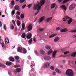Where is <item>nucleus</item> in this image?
Segmentation results:
<instances>
[{
    "instance_id": "obj_33",
    "label": "nucleus",
    "mask_w": 76,
    "mask_h": 76,
    "mask_svg": "<svg viewBox=\"0 0 76 76\" xmlns=\"http://www.w3.org/2000/svg\"><path fill=\"white\" fill-rule=\"evenodd\" d=\"M11 4L12 6H14L15 5V1L13 0L11 2Z\"/></svg>"
},
{
    "instance_id": "obj_55",
    "label": "nucleus",
    "mask_w": 76,
    "mask_h": 76,
    "mask_svg": "<svg viewBox=\"0 0 76 76\" xmlns=\"http://www.w3.org/2000/svg\"><path fill=\"white\" fill-rule=\"evenodd\" d=\"M43 29H42V28H39V30L40 31H43Z\"/></svg>"
},
{
    "instance_id": "obj_64",
    "label": "nucleus",
    "mask_w": 76,
    "mask_h": 76,
    "mask_svg": "<svg viewBox=\"0 0 76 76\" xmlns=\"http://www.w3.org/2000/svg\"><path fill=\"white\" fill-rule=\"evenodd\" d=\"M35 54H38V53L37 52V51H35Z\"/></svg>"
},
{
    "instance_id": "obj_28",
    "label": "nucleus",
    "mask_w": 76,
    "mask_h": 76,
    "mask_svg": "<svg viewBox=\"0 0 76 76\" xmlns=\"http://www.w3.org/2000/svg\"><path fill=\"white\" fill-rule=\"evenodd\" d=\"M40 53L42 54H44L45 53V51L43 50H41L40 51Z\"/></svg>"
},
{
    "instance_id": "obj_61",
    "label": "nucleus",
    "mask_w": 76,
    "mask_h": 76,
    "mask_svg": "<svg viewBox=\"0 0 76 76\" xmlns=\"http://www.w3.org/2000/svg\"><path fill=\"white\" fill-rule=\"evenodd\" d=\"M17 30H18V28H15V31H17Z\"/></svg>"
},
{
    "instance_id": "obj_21",
    "label": "nucleus",
    "mask_w": 76,
    "mask_h": 76,
    "mask_svg": "<svg viewBox=\"0 0 76 76\" xmlns=\"http://www.w3.org/2000/svg\"><path fill=\"white\" fill-rule=\"evenodd\" d=\"M23 51L22 53H23V54H26V53L27 51L26 49L24 48L23 50Z\"/></svg>"
},
{
    "instance_id": "obj_13",
    "label": "nucleus",
    "mask_w": 76,
    "mask_h": 76,
    "mask_svg": "<svg viewBox=\"0 0 76 76\" xmlns=\"http://www.w3.org/2000/svg\"><path fill=\"white\" fill-rule=\"evenodd\" d=\"M57 51H54L53 52L52 54V56L53 57H55L56 56V54H57Z\"/></svg>"
},
{
    "instance_id": "obj_14",
    "label": "nucleus",
    "mask_w": 76,
    "mask_h": 76,
    "mask_svg": "<svg viewBox=\"0 0 76 76\" xmlns=\"http://www.w3.org/2000/svg\"><path fill=\"white\" fill-rule=\"evenodd\" d=\"M73 21V19L71 18H70L68 21V24H70Z\"/></svg>"
},
{
    "instance_id": "obj_6",
    "label": "nucleus",
    "mask_w": 76,
    "mask_h": 76,
    "mask_svg": "<svg viewBox=\"0 0 76 76\" xmlns=\"http://www.w3.org/2000/svg\"><path fill=\"white\" fill-rule=\"evenodd\" d=\"M50 63L49 62H46L45 63L44 65V67L45 69H47L50 67Z\"/></svg>"
},
{
    "instance_id": "obj_60",
    "label": "nucleus",
    "mask_w": 76,
    "mask_h": 76,
    "mask_svg": "<svg viewBox=\"0 0 76 76\" xmlns=\"http://www.w3.org/2000/svg\"><path fill=\"white\" fill-rule=\"evenodd\" d=\"M1 26H2V24L1 23V21H0V27H1Z\"/></svg>"
},
{
    "instance_id": "obj_10",
    "label": "nucleus",
    "mask_w": 76,
    "mask_h": 76,
    "mask_svg": "<svg viewBox=\"0 0 76 76\" xmlns=\"http://www.w3.org/2000/svg\"><path fill=\"white\" fill-rule=\"evenodd\" d=\"M69 17L65 16V18H63V19H64V20H63V21L64 22H66V21H67L68 20L67 19H69Z\"/></svg>"
},
{
    "instance_id": "obj_15",
    "label": "nucleus",
    "mask_w": 76,
    "mask_h": 76,
    "mask_svg": "<svg viewBox=\"0 0 76 76\" xmlns=\"http://www.w3.org/2000/svg\"><path fill=\"white\" fill-rule=\"evenodd\" d=\"M71 56L73 57H76V52H74L72 53L71 54Z\"/></svg>"
},
{
    "instance_id": "obj_39",
    "label": "nucleus",
    "mask_w": 76,
    "mask_h": 76,
    "mask_svg": "<svg viewBox=\"0 0 76 76\" xmlns=\"http://www.w3.org/2000/svg\"><path fill=\"white\" fill-rule=\"evenodd\" d=\"M26 5L25 4L21 8L23 9H25V7H26Z\"/></svg>"
},
{
    "instance_id": "obj_48",
    "label": "nucleus",
    "mask_w": 76,
    "mask_h": 76,
    "mask_svg": "<svg viewBox=\"0 0 76 76\" xmlns=\"http://www.w3.org/2000/svg\"><path fill=\"white\" fill-rule=\"evenodd\" d=\"M17 15H20V12L17 11Z\"/></svg>"
},
{
    "instance_id": "obj_47",
    "label": "nucleus",
    "mask_w": 76,
    "mask_h": 76,
    "mask_svg": "<svg viewBox=\"0 0 76 76\" xmlns=\"http://www.w3.org/2000/svg\"><path fill=\"white\" fill-rule=\"evenodd\" d=\"M50 69H51L52 70H54V67L53 66H51L50 68Z\"/></svg>"
},
{
    "instance_id": "obj_19",
    "label": "nucleus",
    "mask_w": 76,
    "mask_h": 76,
    "mask_svg": "<svg viewBox=\"0 0 76 76\" xmlns=\"http://www.w3.org/2000/svg\"><path fill=\"white\" fill-rule=\"evenodd\" d=\"M0 67H2L3 68H5L6 67V66L4 65L3 64H1L0 63Z\"/></svg>"
},
{
    "instance_id": "obj_5",
    "label": "nucleus",
    "mask_w": 76,
    "mask_h": 76,
    "mask_svg": "<svg viewBox=\"0 0 76 76\" xmlns=\"http://www.w3.org/2000/svg\"><path fill=\"white\" fill-rule=\"evenodd\" d=\"M76 5L75 4H72L69 7V9L70 10H73V9H74L76 7Z\"/></svg>"
},
{
    "instance_id": "obj_30",
    "label": "nucleus",
    "mask_w": 76,
    "mask_h": 76,
    "mask_svg": "<svg viewBox=\"0 0 76 76\" xmlns=\"http://www.w3.org/2000/svg\"><path fill=\"white\" fill-rule=\"evenodd\" d=\"M25 23H23L22 25V28L23 30H25Z\"/></svg>"
},
{
    "instance_id": "obj_42",
    "label": "nucleus",
    "mask_w": 76,
    "mask_h": 76,
    "mask_svg": "<svg viewBox=\"0 0 76 76\" xmlns=\"http://www.w3.org/2000/svg\"><path fill=\"white\" fill-rule=\"evenodd\" d=\"M32 38H31L30 40H28V43L29 44H31L32 42Z\"/></svg>"
},
{
    "instance_id": "obj_49",
    "label": "nucleus",
    "mask_w": 76,
    "mask_h": 76,
    "mask_svg": "<svg viewBox=\"0 0 76 76\" xmlns=\"http://www.w3.org/2000/svg\"><path fill=\"white\" fill-rule=\"evenodd\" d=\"M71 32H76V30H71Z\"/></svg>"
},
{
    "instance_id": "obj_20",
    "label": "nucleus",
    "mask_w": 76,
    "mask_h": 76,
    "mask_svg": "<svg viewBox=\"0 0 76 76\" xmlns=\"http://www.w3.org/2000/svg\"><path fill=\"white\" fill-rule=\"evenodd\" d=\"M9 60L10 61H14V60H15L14 58H13V57H11L9 58Z\"/></svg>"
},
{
    "instance_id": "obj_35",
    "label": "nucleus",
    "mask_w": 76,
    "mask_h": 76,
    "mask_svg": "<svg viewBox=\"0 0 76 76\" xmlns=\"http://www.w3.org/2000/svg\"><path fill=\"white\" fill-rule=\"evenodd\" d=\"M69 1V0H64L63 2V4H64V3H67V2H68Z\"/></svg>"
},
{
    "instance_id": "obj_27",
    "label": "nucleus",
    "mask_w": 76,
    "mask_h": 76,
    "mask_svg": "<svg viewBox=\"0 0 76 76\" xmlns=\"http://www.w3.org/2000/svg\"><path fill=\"white\" fill-rule=\"evenodd\" d=\"M61 7L63 9H64V10H66V6H65L64 5H63L61 6Z\"/></svg>"
},
{
    "instance_id": "obj_25",
    "label": "nucleus",
    "mask_w": 76,
    "mask_h": 76,
    "mask_svg": "<svg viewBox=\"0 0 76 76\" xmlns=\"http://www.w3.org/2000/svg\"><path fill=\"white\" fill-rule=\"evenodd\" d=\"M56 3H53L51 5V8L52 9H53V8H54L55 6H56Z\"/></svg>"
},
{
    "instance_id": "obj_36",
    "label": "nucleus",
    "mask_w": 76,
    "mask_h": 76,
    "mask_svg": "<svg viewBox=\"0 0 76 76\" xmlns=\"http://www.w3.org/2000/svg\"><path fill=\"white\" fill-rule=\"evenodd\" d=\"M11 13L12 16H13V15H14L15 14V10H13L12 11Z\"/></svg>"
},
{
    "instance_id": "obj_59",
    "label": "nucleus",
    "mask_w": 76,
    "mask_h": 76,
    "mask_svg": "<svg viewBox=\"0 0 76 76\" xmlns=\"http://www.w3.org/2000/svg\"><path fill=\"white\" fill-rule=\"evenodd\" d=\"M33 41L35 42H36V40H35V39L34 37V38H33Z\"/></svg>"
},
{
    "instance_id": "obj_40",
    "label": "nucleus",
    "mask_w": 76,
    "mask_h": 76,
    "mask_svg": "<svg viewBox=\"0 0 76 76\" xmlns=\"http://www.w3.org/2000/svg\"><path fill=\"white\" fill-rule=\"evenodd\" d=\"M15 60H19V57L18 56H16L15 57Z\"/></svg>"
},
{
    "instance_id": "obj_32",
    "label": "nucleus",
    "mask_w": 76,
    "mask_h": 76,
    "mask_svg": "<svg viewBox=\"0 0 76 76\" xmlns=\"http://www.w3.org/2000/svg\"><path fill=\"white\" fill-rule=\"evenodd\" d=\"M52 18H53L52 17L48 18L47 19V22H48L50 21V20L52 19Z\"/></svg>"
},
{
    "instance_id": "obj_62",
    "label": "nucleus",
    "mask_w": 76,
    "mask_h": 76,
    "mask_svg": "<svg viewBox=\"0 0 76 76\" xmlns=\"http://www.w3.org/2000/svg\"><path fill=\"white\" fill-rule=\"evenodd\" d=\"M8 74L9 75H12V73H11V72H8Z\"/></svg>"
},
{
    "instance_id": "obj_16",
    "label": "nucleus",
    "mask_w": 76,
    "mask_h": 76,
    "mask_svg": "<svg viewBox=\"0 0 76 76\" xmlns=\"http://www.w3.org/2000/svg\"><path fill=\"white\" fill-rule=\"evenodd\" d=\"M9 39L8 38H6L5 40V44H9Z\"/></svg>"
},
{
    "instance_id": "obj_51",
    "label": "nucleus",
    "mask_w": 76,
    "mask_h": 76,
    "mask_svg": "<svg viewBox=\"0 0 76 76\" xmlns=\"http://www.w3.org/2000/svg\"><path fill=\"white\" fill-rule=\"evenodd\" d=\"M1 45H2V46H3V47L5 45V44H4V42H2L1 43Z\"/></svg>"
},
{
    "instance_id": "obj_46",
    "label": "nucleus",
    "mask_w": 76,
    "mask_h": 76,
    "mask_svg": "<svg viewBox=\"0 0 76 76\" xmlns=\"http://www.w3.org/2000/svg\"><path fill=\"white\" fill-rule=\"evenodd\" d=\"M12 22L13 24L14 25H16V23H15V20H12Z\"/></svg>"
},
{
    "instance_id": "obj_52",
    "label": "nucleus",
    "mask_w": 76,
    "mask_h": 76,
    "mask_svg": "<svg viewBox=\"0 0 76 76\" xmlns=\"http://www.w3.org/2000/svg\"><path fill=\"white\" fill-rule=\"evenodd\" d=\"M69 53V52L68 51L65 52H64V55L67 54H68V53Z\"/></svg>"
},
{
    "instance_id": "obj_1",
    "label": "nucleus",
    "mask_w": 76,
    "mask_h": 76,
    "mask_svg": "<svg viewBox=\"0 0 76 76\" xmlns=\"http://www.w3.org/2000/svg\"><path fill=\"white\" fill-rule=\"evenodd\" d=\"M45 3V0H41L40 3L37 1L36 4H34V6L33 7L34 10H37H37V11L39 10L41 8V6H43Z\"/></svg>"
},
{
    "instance_id": "obj_57",
    "label": "nucleus",
    "mask_w": 76,
    "mask_h": 76,
    "mask_svg": "<svg viewBox=\"0 0 76 76\" xmlns=\"http://www.w3.org/2000/svg\"><path fill=\"white\" fill-rule=\"evenodd\" d=\"M62 1H63V0H58L59 3H61Z\"/></svg>"
},
{
    "instance_id": "obj_38",
    "label": "nucleus",
    "mask_w": 76,
    "mask_h": 76,
    "mask_svg": "<svg viewBox=\"0 0 76 76\" xmlns=\"http://www.w3.org/2000/svg\"><path fill=\"white\" fill-rule=\"evenodd\" d=\"M56 71L57 72V73H60V71L58 69H56Z\"/></svg>"
},
{
    "instance_id": "obj_37",
    "label": "nucleus",
    "mask_w": 76,
    "mask_h": 76,
    "mask_svg": "<svg viewBox=\"0 0 76 76\" xmlns=\"http://www.w3.org/2000/svg\"><path fill=\"white\" fill-rule=\"evenodd\" d=\"M15 17L17 19H19V20H20V18L19 16V15H16Z\"/></svg>"
},
{
    "instance_id": "obj_26",
    "label": "nucleus",
    "mask_w": 76,
    "mask_h": 76,
    "mask_svg": "<svg viewBox=\"0 0 76 76\" xmlns=\"http://www.w3.org/2000/svg\"><path fill=\"white\" fill-rule=\"evenodd\" d=\"M56 35H57V34H52L49 36V38H53V37H55V36H56Z\"/></svg>"
},
{
    "instance_id": "obj_44",
    "label": "nucleus",
    "mask_w": 76,
    "mask_h": 76,
    "mask_svg": "<svg viewBox=\"0 0 76 76\" xmlns=\"http://www.w3.org/2000/svg\"><path fill=\"white\" fill-rule=\"evenodd\" d=\"M15 68H17V67H19L20 66L18 65H15L14 66Z\"/></svg>"
},
{
    "instance_id": "obj_8",
    "label": "nucleus",
    "mask_w": 76,
    "mask_h": 76,
    "mask_svg": "<svg viewBox=\"0 0 76 76\" xmlns=\"http://www.w3.org/2000/svg\"><path fill=\"white\" fill-rule=\"evenodd\" d=\"M26 37L27 39H30L32 37V34L30 33L28 34H26Z\"/></svg>"
},
{
    "instance_id": "obj_34",
    "label": "nucleus",
    "mask_w": 76,
    "mask_h": 76,
    "mask_svg": "<svg viewBox=\"0 0 76 76\" xmlns=\"http://www.w3.org/2000/svg\"><path fill=\"white\" fill-rule=\"evenodd\" d=\"M25 0H20L19 1V2L20 3H23V2H24V3H25Z\"/></svg>"
},
{
    "instance_id": "obj_63",
    "label": "nucleus",
    "mask_w": 76,
    "mask_h": 76,
    "mask_svg": "<svg viewBox=\"0 0 76 76\" xmlns=\"http://www.w3.org/2000/svg\"><path fill=\"white\" fill-rule=\"evenodd\" d=\"M32 76H36L35 74H33L32 75Z\"/></svg>"
},
{
    "instance_id": "obj_43",
    "label": "nucleus",
    "mask_w": 76,
    "mask_h": 76,
    "mask_svg": "<svg viewBox=\"0 0 76 76\" xmlns=\"http://www.w3.org/2000/svg\"><path fill=\"white\" fill-rule=\"evenodd\" d=\"M32 6V4H30L28 5L27 7H28V9H30L31 8V7Z\"/></svg>"
},
{
    "instance_id": "obj_56",
    "label": "nucleus",
    "mask_w": 76,
    "mask_h": 76,
    "mask_svg": "<svg viewBox=\"0 0 76 76\" xmlns=\"http://www.w3.org/2000/svg\"><path fill=\"white\" fill-rule=\"evenodd\" d=\"M53 75H56V73L55 72H53Z\"/></svg>"
},
{
    "instance_id": "obj_24",
    "label": "nucleus",
    "mask_w": 76,
    "mask_h": 76,
    "mask_svg": "<svg viewBox=\"0 0 76 76\" xmlns=\"http://www.w3.org/2000/svg\"><path fill=\"white\" fill-rule=\"evenodd\" d=\"M21 37L23 38H25L26 37V34L25 33H23L21 36Z\"/></svg>"
},
{
    "instance_id": "obj_2",
    "label": "nucleus",
    "mask_w": 76,
    "mask_h": 76,
    "mask_svg": "<svg viewBox=\"0 0 76 76\" xmlns=\"http://www.w3.org/2000/svg\"><path fill=\"white\" fill-rule=\"evenodd\" d=\"M56 31L60 30L61 32H66L68 31V29L66 28H64L62 29V28L61 27H57L56 28Z\"/></svg>"
},
{
    "instance_id": "obj_29",
    "label": "nucleus",
    "mask_w": 76,
    "mask_h": 76,
    "mask_svg": "<svg viewBox=\"0 0 76 76\" xmlns=\"http://www.w3.org/2000/svg\"><path fill=\"white\" fill-rule=\"evenodd\" d=\"M17 24L18 26H19L20 25V20H17Z\"/></svg>"
},
{
    "instance_id": "obj_18",
    "label": "nucleus",
    "mask_w": 76,
    "mask_h": 76,
    "mask_svg": "<svg viewBox=\"0 0 76 76\" xmlns=\"http://www.w3.org/2000/svg\"><path fill=\"white\" fill-rule=\"evenodd\" d=\"M60 39V38L58 37H56L54 39V42H57Z\"/></svg>"
},
{
    "instance_id": "obj_58",
    "label": "nucleus",
    "mask_w": 76,
    "mask_h": 76,
    "mask_svg": "<svg viewBox=\"0 0 76 76\" xmlns=\"http://www.w3.org/2000/svg\"><path fill=\"white\" fill-rule=\"evenodd\" d=\"M16 63H20V61L18 60L16 61Z\"/></svg>"
},
{
    "instance_id": "obj_22",
    "label": "nucleus",
    "mask_w": 76,
    "mask_h": 76,
    "mask_svg": "<svg viewBox=\"0 0 76 76\" xmlns=\"http://www.w3.org/2000/svg\"><path fill=\"white\" fill-rule=\"evenodd\" d=\"M16 70L17 73H19V72H20V71H21V69H20V68H18L16 69Z\"/></svg>"
},
{
    "instance_id": "obj_54",
    "label": "nucleus",
    "mask_w": 76,
    "mask_h": 76,
    "mask_svg": "<svg viewBox=\"0 0 76 76\" xmlns=\"http://www.w3.org/2000/svg\"><path fill=\"white\" fill-rule=\"evenodd\" d=\"M16 71H14V72H13V73L14 74H16Z\"/></svg>"
},
{
    "instance_id": "obj_11",
    "label": "nucleus",
    "mask_w": 76,
    "mask_h": 76,
    "mask_svg": "<svg viewBox=\"0 0 76 76\" xmlns=\"http://www.w3.org/2000/svg\"><path fill=\"white\" fill-rule=\"evenodd\" d=\"M45 17L43 16L42 17L40 18L39 19V22H42V21H43V20H44L45 19Z\"/></svg>"
},
{
    "instance_id": "obj_3",
    "label": "nucleus",
    "mask_w": 76,
    "mask_h": 76,
    "mask_svg": "<svg viewBox=\"0 0 76 76\" xmlns=\"http://www.w3.org/2000/svg\"><path fill=\"white\" fill-rule=\"evenodd\" d=\"M66 74L68 76H73L74 75L73 71L70 69H69L67 70L66 72Z\"/></svg>"
},
{
    "instance_id": "obj_23",
    "label": "nucleus",
    "mask_w": 76,
    "mask_h": 76,
    "mask_svg": "<svg viewBox=\"0 0 76 76\" xmlns=\"http://www.w3.org/2000/svg\"><path fill=\"white\" fill-rule=\"evenodd\" d=\"M6 64L7 66H10L12 64V63L10 61H7L6 63Z\"/></svg>"
},
{
    "instance_id": "obj_4",
    "label": "nucleus",
    "mask_w": 76,
    "mask_h": 76,
    "mask_svg": "<svg viewBox=\"0 0 76 76\" xmlns=\"http://www.w3.org/2000/svg\"><path fill=\"white\" fill-rule=\"evenodd\" d=\"M46 49L47 50H50V51L48 52V54L49 55L51 53H53V50L51 49V47L49 45L46 46L45 47Z\"/></svg>"
},
{
    "instance_id": "obj_9",
    "label": "nucleus",
    "mask_w": 76,
    "mask_h": 76,
    "mask_svg": "<svg viewBox=\"0 0 76 76\" xmlns=\"http://www.w3.org/2000/svg\"><path fill=\"white\" fill-rule=\"evenodd\" d=\"M14 9L15 10H18L19 11L20 10V7L18 5L15 6L14 7Z\"/></svg>"
},
{
    "instance_id": "obj_41",
    "label": "nucleus",
    "mask_w": 76,
    "mask_h": 76,
    "mask_svg": "<svg viewBox=\"0 0 76 76\" xmlns=\"http://www.w3.org/2000/svg\"><path fill=\"white\" fill-rule=\"evenodd\" d=\"M24 15L23 14H21L20 15V17L21 19H23L24 17Z\"/></svg>"
},
{
    "instance_id": "obj_12",
    "label": "nucleus",
    "mask_w": 76,
    "mask_h": 76,
    "mask_svg": "<svg viewBox=\"0 0 76 76\" xmlns=\"http://www.w3.org/2000/svg\"><path fill=\"white\" fill-rule=\"evenodd\" d=\"M18 52L20 53H22V50H23L22 48L20 47L18 48Z\"/></svg>"
},
{
    "instance_id": "obj_31",
    "label": "nucleus",
    "mask_w": 76,
    "mask_h": 76,
    "mask_svg": "<svg viewBox=\"0 0 76 76\" xmlns=\"http://www.w3.org/2000/svg\"><path fill=\"white\" fill-rule=\"evenodd\" d=\"M10 28L11 29H13L15 28V27L13 24H11L10 26Z\"/></svg>"
},
{
    "instance_id": "obj_50",
    "label": "nucleus",
    "mask_w": 76,
    "mask_h": 76,
    "mask_svg": "<svg viewBox=\"0 0 76 76\" xmlns=\"http://www.w3.org/2000/svg\"><path fill=\"white\" fill-rule=\"evenodd\" d=\"M2 47L3 49V50H6V46H5V45L3 46H2Z\"/></svg>"
},
{
    "instance_id": "obj_45",
    "label": "nucleus",
    "mask_w": 76,
    "mask_h": 76,
    "mask_svg": "<svg viewBox=\"0 0 76 76\" xmlns=\"http://www.w3.org/2000/svg\"><path fill=\"white\" fill-rule=\"evenodd\" d=\"M4 29L5 30H6V29H7V27H6V25L4 24Z\"/></svg>"
},
{
    "instance_id": "obj_7",
    "label": "nucleus",
    "mask_w": 76,
    "mask_h": 76,
    "mask_svg": "<svg viewBox=\"0 0 76 76\" xmlns=\"http://www.w3.org/2000/svg\"><path fill=\"white\" fill-rule=\"evenodd\" d=\"M27 28L28 31H31L32 30V24H30Z\"/></svg>"
},
{
    "instance_id": "obj_53",
    "label": "nucleus",
    "mask_w": 76,
    "mask_h": 76,
    "mask_svg": "<svg viewBox=\"0 0 76 76\" xmlns=\"http://www.w3.org/2000/svg\"><path fill=\"white\" fill-rule=\"evenodd\" d=\"M39 11H38L37 12H36L35 14V15H37L38 13H39Z\"/></svg>"
},
{
    "instance_id": "obj_17",
    "label": "nucleus",
    "mask_w": 76,
    "mask_h": 76,
    "mask_svg": "<svg viewBox=\"0 0 76 76\" xmlns=\"http://www.w3.org/2000/svg\"><path fill=\"white\" fill-rule=\"evenodd\" d=\"M44 59L45 60H48L51 59V57L49 56H46L44 58Z\"/></svg>"
}]
</instances>
